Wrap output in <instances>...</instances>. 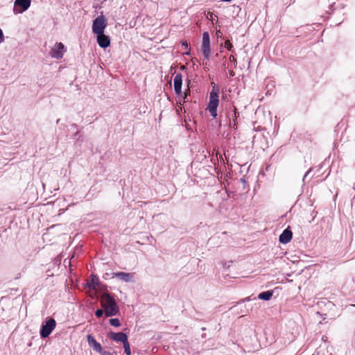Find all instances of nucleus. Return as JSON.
<instances>
[{"instance_id":"nucleus-13","label":"nucleus","mask_w":355,"mask_h":355,"mask_svg":"<svg viewBox=\"0 0 355 355\" xmlns=\"http://www.w3.org/2000/svg\"><path fill=\"white\" fill-rule=\"evenodd\" d=\"M109 338L114 340V341L121 342L122 343L128 341V336L123 332H110L109 334Z\"/></svg>"},{"instance_id":"nucleus-24","label":"nucleus","mask_w":355,"mask_h":355,"mask_svg":"<svg viewBox=\"0 0 355 355\" xmlns=\"http://www.w3.org/2000/svg\"><path fill=\"white\" fill-rule=\"evenodd\" d=\"M100 354L101 355H113L112 353L105 350H102L101 352H100Z\"/></svg>"},{"instance_id":"nucleus-15","label":"nucleus","mask_w":355,"mask_h":355,"mask_svg":"<svg viewBox=\"0 0 355 355\" xmlns=\"http://www.w3.org/2000/svg\"><path fill=\"white\" fill-rule=\"evenodd\" d=\"M229 120V125L232 128H236V108L232 107V110L230 111L227 116Z\"/></svg>"},{"instance_id":"nucleus-14","label":"nucleus","mask_w":355,"mask_h":355,"mask_svg":"<svg viewBox=\"0 0 355 355\" xmlns=\"http://www.w3.org/2000/svg\"><path fill=\"white\" fill-rule=\"evenodd\" d=\"M96 37L97 42L101 48L106 49L110 45V37L105 35L104 33L102 35H96Z\"/></svg>"},{"instance_id":"nucleus-27","label":"nucleus","mask_w":355,"mask_h":355,"mask_svg":"<svg viewBox=\"0 0 355 355\" xmlns=\"http://www.w3.org/2000/svg\"><path fill=\"white\" fill-rule=\"evenodd\" d=\"M311 170H309L306 174L304 175V178H303V181H304L305 178H306V176L309 175V173H310Z\"/></svg>"},{"instance_id":"nucleus-8","label":"nucleus","mask_w":355,"mask_h":355,"mask_svg":"<svg viewBox=\"0 0 355 355\" xmlns=\"http://www.w3.org/2000/svg\"><path fill=\"white\" fill-rule=\"evenodd\" d=\"M66 51L67 49L62 42H57L51 49L50 55L53 58L59 60L62 58Z\"/></svg>"},{"instance_id":"nucleus-21","label":"nucleus","mask_w":355,"mask_h":355,"mask_svg":"<svg viewBox=\"0 0 355 355\" xmlns=\"http://www.w3.org/2000/svg\"><path fill=\"white\" fill-rule=\"evenodd\" d=\"M225 47L226 49H227L229 51H231L233 46L232 44V43L230 42V41L229 40H227L225 42Z\"/></svg>"},{"instance_id":"nucleus-31","label":"nucleus","mask_w":355,"mask_h":355,"mask_svg":"<svg viewBox=\"0 0 355 355\" xmlns=\"http://www.w3.org/2000/svg\"><path fill=\"white\" fill-rule=\"evenodd\" d=\"M218 33H220V31H218V33H216L217 36H219Z\"/></svg>"},{"instance_id":"nucleus-32","label":"nucleus","mask_w":355,"mask_h":355,"mask_svg":"<svg viewBox=\"0 0 355 355\" xmlns=\"http://www.w3.org/2000/svg\"><path fill=\"white\" fill-rule=\"evenodd\" d=\"M218 33H220V31H218V33H216L217 36H219Z\"/></svg>"},{"instance_id":"nucleus-10","label":"nucleus","mask_w":355,"mask_h":355,"mask_svg":"<svg viewBox=\"0 0 355 355\" xmlns=\"http://www.w3.org/2000/svg\"><path fill=\"white\" fill-rule=\"evenodd\" d=\"M112 278H117L119 280L128 283V282H134V274L125 272H117L112 273Z\"/></svg>"},{"instance_id":"nucleus-34","label":"nucleus","mask_w":355,"mask_h":355,"mask_svg":"<svg viewBox=\"0 0 355 355\" xmlns=\"http://www.w3.org/2000/svg\"><path fill=\"white\" fill-rule=\"evenodd\" d=\"M96 311H102L101 309H97Z\"/></svg>"},{"instance_id":"nucleus-11","label":"nucleus","mask_w":355,"mask_h":355,"mask_svg":"<svg viewBox=\"0 0 355 355\" xmlns=\"http://www.w3.org/2000/svg\"><path fill=\"white\" fill-rule=\"evenodd\" d=\"M174 90L177 95H182V75L180 73H177L174 77Z\"/></svg>"},{"instance_id":"nucleus-23","label":"nucleus","mask_w":355,"mask_h":355,"mask_svg":"<svg viewBox=\"0 0 355 355\" xmlns=\"http://www.w3.org/2000/svg\"><path fill=\"white\" fill-rule=\"evenodd\" d=\"M229 60H230V62L236 64V58L233 55H231L230 56Z\"/></svg>"},{"instance_id":"nucleus-9","label":"nucleus","mask_w":355,"mask_h":355,"mask_svg":"<svg viewBox=\"0 0 355 355\" xmlns=\"http://www.w3.org/2000/svg\"><path fill=\"white\" fill-rule=\"evenodd\" d=\"M31 0H15L13 12L19 14L27 10L31 6Z\"/></svg>"},{"instance_id":"nucleus-17","label":"nucleus","mask_w":355,"mask_h":355,"mask_svg":"<svg viewBox=\"0 0 355 355\" xmlns=\"http://www.w3.org/2000/svg\"><path fill=\"white\" fill-rule=\"evenodd\" d=\"M116 313L117 312H95V314L98 318H101L103 315L104 313H105L107 317H110L115 315Z\"/></svg>"},{"instance_id":"nucleus-12","label":"nucleus","mask_w":355,"mask_h":355,"mask_svg":"<svg viewBox=\"0 0 355 355\" xmlns=\"http://www.w3.org/2000/svg\"><path fill=\"white\" fill-rule=\"evenodd\" d=\"M87 340L89 346L92 348V349L96 352H101L103 350L102 347L99 343L96 341L93 336L89 334L87 336Z\"/></svg>"},{"instance_id":"nucleus-5","label":"nucleus","mask_w":355,"mask_h":355,"mask_svg":"<svg viewBox=\"0 0 355 355\" xmlns=\"http://www.w3.org/2000/svg\"><path fill=\"white\" fill-rule=\"evenodd\" d=\"M101 302L104 308L103 311H119L116 300L107 293L101 295Z\"/></svg>"},{"instance_id":"nucleus-6","label":"nucleus","mask_w":355,"mask_h":355,"mask_svg":"<svg viewBox=\"0 0 355 355\" xmlns=\"http://www.w3.org/2000/svg\"><path fill=\"white\" fill-rule=\"evenodd\" d=\"M107 26V19L103 15L98 16L92 24V31L96 35H102Z\"/></svg>"},{"instance_id":"nucleus-16","label":"nucleus","mask_w":355,"mask_h":355,"mask_svg":"<svg viewBox=\"0 0 355 355\" xmlns=\"http://www.w3.org/2000/svg\"><path fill=\"white\" fill-rule=\"evenodd\" d=\"M292 236H293L292 232L288 229H286L280 234L279 241L280 243L286 244L291 240Z\"/></svg>"},{"instance_id":"nucleus-28","label":"nucleus","mask_w":355,"mask_h":355,"mask_svg":"<svg viewBox=\"0 0 355 355\" xmlns=\"http://www.w3.org/2000/svg\"><path fill=\"white\" fill-rule=\"evenodd\" d=\"M222 1H225V2H230L232 0H221Z\"/></svg>"},{"instance_id":"nucleus-7","label":"nucleus","mask_w":355,"mask_h":355,"mask_svg":"<svg viewBox=\"0 0 355 355\" xmlns=\"http://www.w3.org/2000/svg\"><path fill=\"white\" fill-rule=\"evenodd\" d=\"M201 51L202 52L203 56L206 60H209L211 49H210V38L209 34L208 32H204L202 34V42L201 46Z\"/></svg>"},{"instance_id":"nucleus-33","label":"nucleus","mask_w":355,"mask_h":355,"mask_svg":"<svg viewBox=\"0 0 355 355\" xmlns=\"http://www.w3.org/2000/svg\"><path fill=\"white\" fill-rule=\"evenodd\" d=\"M218 33H220V31H218V33H216L217 36H219Z\"/></svg>"},{"instance_id":"nucleus-22","label":"nucleus","mask_w":355,"mask_h":355,"mask_svg":"<svg viewBox=\"0 0 355 355\" xmlns=\"http://www.w3.org/2000/svg\"><path fill=\"white\" fill-rule=\"evenodd\" d=\"M182 45L184 46V49L187 50V51L185 53V54L189 55L190 49H189V45L186 41L182 42Z\"/></svg>"},{"instance_id":"nucleus-1","label":"nucleus","mask_w":355,"mask_h":355,"mask_svg":"<svg viewBox=\"0 0 355 355\" xmlns=\"http://www.w3.org/2000/svg\"><path fill=\"white\" fill-rule=\"evenodd\" d=\"M212 89L209 94V103L207 110L213 118L217 116V108L219 104V93L220 88L218 85L214 83H211Z\"/></svg>"},{"instance_id":"nucleus-30","label":"nucleus","mask_w":355,"mask_h":355,"mask_svg":"<svg viewBox=\"0 0 355 355\" xmlns=\"http://www.w3.org/2000/svg\"><path fill=\"white\" fill-rule=\"evenodd\" d=\"M354 306H355V305H354V304H350L349 308L354 307Z\"/></svg>"},{"instance_id":"nucleus-29","label":"nucleus","mask_w":355,"mask_h":355,"mask_svg":"<svg viewBox=\"0 0 355 355\" xmlns=\"http://www.w3.org/2000/svg\"><path fill=\"white\" fill-rule=\"evenodd\" d=\"M71 127H73V128H76V127H77V125H76V124H72V125H71Z\"/></svg>"},{"instance_id":"nucleus-4","label":"nucleus","mask_w":355,"mask_h":355,"mask_svg":"<svg viewBox=\"0 0 355 355\" xmlns=\"http://www.w3.org/2000/svg\"><path fill=\"white\" fill-rule=\"evenodd\" d=\"M56 327V321L51 317H46L42 322L40 336L42 338H46L49 336Z\"/></svg>"},{"instance_id":"nucleus-19","label":"nucleus","mask_w":355,"mask_h":355,"mask_svg":"<svg viewBox=\"0 0 355 355\" xmlns=\"http://www.w3.org/2000/svg\"><path fill=\"white\" fill-rule=\"evenodd\" d=\"M110 324L114 327L120 326V322L118 318H112L110 320Z\"/></svg>"},{"instance_id":"nucleus-25","label":"nucleus","mask_w":355,"mask_h":355,"mask_svg":"<svg viewBox=\"0 0 355 355\" xmlns=\"http://www.w3.org/2000/svg\"><path fill=\"white\" fill-rule=\"evenodd\" d=\"M3 40H4L3 33L2 30L0 28V43L3 42Z\"/></svg>"},{"instance_id":"nucleus-2","label":"nucleus","mask_w":355,"mask_h":355,"mask_svg":"<svg viewBox=\"0 0 355 355\" xmlns=\"http://www.w3.org/2000/svg\"><path fill=\"white\" fill-rule=\"evenodd\" d=\"M272 294H273V291H266L260 293L258 295L257 298H259L260 300H270L271 298V297L272 296ZM256 300H257V297H252V296L251 297H247L245 299L241 300L235 306L230 307V309H233L234 307L238 306L239 309H242L244 307L247 310H249V309L252 310V309H254V307H253V306L252 304H245L243 306V304L245 303V302H250V301Z\"/></svg>"},{"instance_id":"nucleus-3","label":"nucleus","mask_w":355,"mask_h":355,"mask_svg":"<svg viewBox=\"0 0 355 355\" xmlns=\"http://www.w3.org/2000/svg\"><path fill=\"white\" fill-rule=\"evenodd\" d=\"M103 287L104 286L99 282L98 277L95 275H92L90 279L85 284V288L88 290L92 297H98V292L102 291Z\"/></svg>"},{"instance_id":"nucleus-26","label":"nucleus","mask_w":355,"mask_h":355,"mask_svg":"<svg viewBox=\"0 0 355 355\" xmlns=\"http://www.w3.org/2000/svg\"><path fill=\"white\" fill-rule=\"evenodd\" d=\"M229 74L230 77H234L235 76V73L232 70L230 71Z\"/></svg>"},{"instance_id":"nucleus-18","label":"nucleus","mask_w":355,"mask_h":355,"mask_svg":"<svg viewBox=\"0 0 355 355\" xmlns=\"http://www.w3.org/2000/svg\"><path fill=\"white\" fill-rule=\"evenodd\" d=\"M123 347H124V352L127 355H130L131 354V349H130V344L128 343V340L126 341L125 343H123Z\"/></svg>"},{"instance_id":"nucleus-20","label":"nucleus","mask_w":355,"mask_h":355,"mask_svg":"<svg viewBox=\"0 0 355 355\" xmlns=\"http://www.w3.org/2000/svg\"><path fill=\"white\" fill-rule=\"evenodd\" d=\"M190 93H191V91H190V89H187L184 92V96H183V99H184V101H183V103H185V102L188 101V100H187V96H188L189 95H190Z\"/></svg>"}]
</instances>
